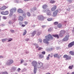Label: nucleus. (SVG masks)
Segmentation results:
<instances>
[{
    "label": "nucleus",
    "instance_id": "f257e3e1",
    "mask_svg": "<svg viewBox=\"0 0 74 74\" xmlns=\"http://www.w3.org/2000/svg\"><path fill=\"white\" fill-rule=\"evenodd\" d=\"M45 37L46 39H43V41L44 43H45L46 44H48L49 43L48 41L49 40L50 38L51 39H53L52 36L50 34H49L47 36H45Z\"/></svg>",
    "mask_w": 74,
    "mask_h": 74
},
{
    "label": "nucleus",
    "instance_id": "f03ea898",
    "mask_svg": "<svg viewBox=\"0 0 74 74\" xmlns=\"http://www.w3.org/2000/svg\"><path fill=\"white\" fill-rule=\"evenodd\" d=\"M43 11L44 12H47V15H48V16H51V15H52V13L51 12L50 10H49L48 9H47L46 10H43Z\"/></svg>",
    "mask_w": 74,
    "mask_h": 74
},
{
    "label": "nucleus",
    "instance_id": "7ed1b4c3",
    "mask_svg": "<svg viewBox=\"0 0 74 74\" xmlns=\"http://www.w3.org/2000/svg\"><path fill=\"white\" fill-rule=\"evenodd\" d=\"M13 63H14L13 60H9L7 61L5 64L7 66H10V65L12 64Z\"/></svg>",
    "mask_w": 74,
    "mask_h": 74
},
{
    "label": "nucleus",
    "instance_id": "20e7f679",
    "mask_svg": "<svg viewBox=\"0 0 74 74\" xmlns=\"http://www.w3.org/2000/svg\"><path fill=\"white\" fill-rule=\"evenodd\" d=\"M18 12H19V13H21V14L23 13L22 14L23 15V16H24V17H26V13L23 12L22 10L21 9H18Z\"/></svg>",
    "mask_w": 74,
    "mask_h": 74
},
{
    "label": "nucleus",
    "instance_id": "39448f33",
    "mask_svg": "<svg viewBox=\"0 0 74 74\" xmlns=\"http://www.w3.org/2000/svg\"><path fill=\"white\" fill-rule=\"evenodd\" d=\"M64 33H65V31L64 30H61L60 31L59 36L60 37H63V35L64 34Z\"/></svg>",
    "mask_w": 74,
    "mask_h": 74
},
{
    "label": "nucleus",
    "instance_id": "423d86ee",
    "mask_svg": "<svg viewBox=\"0 0 74 74\" xmlns=\"http://www.w3.org/2000/svg\"><path fill=\"white\" fill-rule=\"evenodd\" d=\"M32 66H33L34 67H36V66L37 64V62L36 61H33L32 63Z\"/></svg>",
    "mask_w": 74,
    "mask_h": 74
},
{
    "label": "nucleus",
    "instance_id": "0eeeda50",
    "mask_svg": "<svg viewBox=\"0 0 74 74\" xmlns=\"http://www.w3.org/2000/svg\"><path fill=\"white\" fill-rule=\"evenodd\" d=\"M58 12V10H57L55 11H54L53 14V17H55L57 16V14Z\"/></svg>",
    "mask_w": 74,
    "mask_h": 74
},
{
    "label": "nucleus",
    "instance_id": "6e6552de",
    "mask_svg": "<svg viewBox=\"0 0 74 74\" xmlns=\"http://www.w3.org/2000/svg\"><path fill=\"white\" fill-rule=\"evenodd\" d=\"M69 35H66L65 38L63 39V41H66L67 40H69Z\"/></svg>",
    "mask_w": 74,
    "mask_h": 74
},
{
    "label": "nucleus",
    "instance_id": "1a4fd4ad",
    "mask_svg": "<svg viewBox=\"0 0 74 74\" xmlns=\"http://www.w3.org/2000/svg\"><path fill=\"white\" fill-rule=\"evenodd\" d=\"M43 64L41 62H38L37 65V67L38 68H41V67L42 66Z\"/></svg>",
    "mask_w": 74,
    "mask_h": 74
},
{
    "label": "nucleus",
    "instance_id": "9d476101",
    "mask_svg": "<svg viewBox=\"0 0 74 74\" xmlns=\"http://www.w3.org/2000/svg\"><path fill=\"white\" fill-rule=\"evenodd\" d=\"M38 19L40 21H42L44 20V17L42 16L39 15L38 16Z\"/></svg>",
    "mask_w": 74,
    "mask_h": 74
},
{
    "label": "nucleus",
    "instance_id": "9b49d317",
    "mask_svg": "<svg viewBox=\"0 0 74 74\" xmlns=\"http://www.w3.org/2000/svg\"><path fill=\"white\" fill-rule=\"evenodd\" d=\"M73 45H74V41L72 42L69 43L68 45V47L69 48H71V47H72Z\"/></svg>",
    "mask_w": 74,
    "mask_h": 74
},
{
    "label": "nucleus",
    "instance_id": "f8f14e48",
    "mask_svg": "<svg viewBox=\"0 0 74 74\" xmlns=\"http://www.w3.org/2000/svg\"><path fill=\"white\" fill-rule=\"evenodd\" d=\"M10 11L11 12V13H14V12H15L16 11V8H12V9L10 10Z\"/></svg>",
    "mask_w": 74,
    "mask_h": 74
},
{
    "label": "nucleus",
    "instance_id": "ddd939ff",
    "mask_svg": "<svg viewBox=\"0 0 74 74\" xmlns=\"http://www.w3.org/2000/svg\"><path fill=\"white\" fill-rule=\"evenodd\" d=\"M56 8H57L56 5H54L53 7L51 8V11H55V10L56 9Z\"/></svg>",
    "mask_w": 74,
    "mask_h": 74
},
{
    "label": "nucleus",
    "instance_id": "4468645a",
    "mask_svg": "<svg viewBox=\"0 0 74 74\" xmlns=\"http://www.w3.org/2000/svg\"><path fill=\"white\" fill-rule=\"evenodd\" d=\"M18 20L21 21H23V17L21 16H20L19 17Z\"/></svg>",
    "mask_w": 74,
    "mask_h": 74
},
{
    "label": "nucleus",
    "instance_id": "2eb2a0df",
    "mask_svg": "<svg viewBox=\"0 0 74 74\" xmlns=\"http://www.w3.org/2000/svg\"><path fill=\"white\" fill-rule=\"evenodd\" d=\"M47 7H48V6L46 4L43 5L42 6V8L43 9H45L46 8H47Z\"/></svg>",
    "mask_w": 74,
    "mask_h": 74
},
{
    "label": "nucleus",
    "instance_id": "dca6fc26",
    "mask_svg": "<svg viewBox=\"0 0 74 74\" xmlns=\"http://www.w3.org/2000/svg\"><path fill=\"white\" fill-rule=\"evenodd\" d=\"M6 8H7L6 6H3L1 8V10H5Z\"/></svg>",
    "mask_w": 74,
    "mask_h": 74
},
{
    "label": "nucleus",
    "instance_id": "f3484780",
    "mask_svg": "<svg viewBox=\"0 0 74 74\" xmlns=\"http://www.w3.org/2000/svg\"><path fill=\"white\" fill-rule=\"evenodd\" d=\"M37 70V69L36 67H34V74H36Z\"/></svg>",
    "mask_w": 74,
    "mask_h": 74
},
{
    "label": "nucleus",
    "instance_id": "a211bd4d",
    "mask_svg": "<svg viewBox=\"0 0 74 74\" xmlns=\"http://www.w3.org/2000/svg\"><path fill=\"white\" fill-rule=\"evenodd\" d=\"M36 31H33L32 33V36H34L36 34Z\"/></svg>",
    "mask_w": 74,
    "mask_h": 74
},
{
    "label": "nucleus",
    "instance_id": "6ab92c4d",
    "mask_svg": "<svg viewBox=\"0 0 74 74\" xmlns=\"http://www.w3.org/2000/svg\"><path fill=\"white\" fill-rule=\"evenodd\" d=\"M74 67V65H72L71 66H69V69H71H71H73V68Z\"/></svg>",
    "mask_w": 74,
    "mask_h": 74
},
{
    "label": "nucleus",
    "instance_id": "aec40b11",
    "mask_svg": "<svg viewBox=\"0 0 74 74\" xmlns=\"http://www.w3.org/2000/svg\"><path fill=\"white\" fill-rule=\"evenodd\" d=\"M69 53L73 56L74 55V52L73 51H70L69 52Z\"/></svg>",
    "mask_w": 74,
    "mask_h": 74
},
{
    "label": "nucleus",
    "instance_id": "412c9836",
    "mask_svg": "<svg viewBox=\"0 0 74 74\" xmlns=\"http://www.w3.org/2000/svg\"><path fill=\"white\" fill-rule=\"evenodd\" d=\"M0 74H8V72L7 71L2 72Z\"/></svg>",
    "mask_w": 74,
    "mask_h": 74
},
{
    "label": "nucleus",
    "instance_id": "4be33fe9",
    "mask_svg": "<svg viewBox=\"0 0 74 74\" xmlns=\"http://www.w3.org/2000/svg\"><path fill=\"white\" fill-rule=\"evenodd\" d=\"M8 40L7 38L3 39L2 40V41L3 42H4L5 41H6Z\"/></svg>",
    "mask_w": 74,
    "mask_h": 74
},
{
    "label": "nucleus",
    "instance_id": "5701e85b",
    "mask_svg": "<svg viewBox=\"0 0 74 74\" xmlns=\"http://www.w3.org/2000/svg\"><path fill=\"white\" fill-rule=\"evenodd\" d=\"M53 36L54 37H57V38H59V35L58 34L53 35Z\"/></svg>",
    "mask_w": 74,
    "mask_h": 74
},
{
    "label": "nucleus",
    "instance_id": "b1692460",
    "mask_svg": "<svg viewBox=\"0 0 74 74\" xmlns=\"http://www.w3.org/2000/svg\"><path fill=\"white\" fill-rule=\"evenodd\" d=\"M71 56H68L67 58L65 59V60H70L71 59Z\"/></svg>",
    "mask_w": 74,
    "mask_h": 74
},
{
    "label": "nucleus",
    "instance_id": "393cba45",
    "mask_svg": "<svg viewBox=\"0 0 74 74\" xmlns=\"http://www.w3.org/2000/svg\"><path fill=\"white\" fill-rule=\"evenodd\" d=\"M16 69V67H13L12 68V70L13 71H15Z\"/></svg>",
    "mask_w": 74,
    "mask_h": 74
},
{
    "label": "nucleus",
    "instance_id": "a878e982",
    "mask_svg": "<svg viewBox=\"0 0 74 74\" xmlns=\"http://www.w3.org/2000/svg\"><path fill=\"white\" fill-rule=\"evenodd\" d=\"M54 58H57L58 56V54L56 53L53 55Z\"/></svg>",
    "mask_w": 74,
    "mask_h": 74
},
{
    "label": "nucleus",
    "instance_id": "bb28decb",
    "mask_svg": "<svg viewBox=\"0 0 74 74\" xmlns=\"http://www.w3.org/2000/svg\"><path fill=\"white\" fill-rule=\"evenodd\" d=\"M25 32H23V36H25L26 34V33H27V32L26 31V30L25 29L24 30Z\"/></svg>",
    "mask_w": 74,
    "mask_h": 74
},
{
    "label": "nucleus",
    "instance_id": "cd10ccee",
    "mask_svg": "<svg viewBox=\"0 0 74 74\" xmlns=\"http://www.w3.org/2000/svg\"><path fill=\"white\" fill-rule=\"evenodd\" d=\"M62 25L60 23H59L58 25V27H59V28H60V27H62Z\"/></svg>",
    "mask_w": 74,
    "mask_h": 74
},
{
    "label": "nucleus",
    "instance_id": "c85d7f7f",
    "mask_svg": "<svg viewBox=\"0 0 74 74\" xmlns=\"http://www.w3.org/2000/svg\"><path fill=\"white\" fill-rule=\"evenodd\" d=\"M47 20L48 21H52V18H47Z\"/></svg>",
    "mask_w": 74,
    "mask_h": 74
},
{
    "label": "nucleus",
    "instance_id": "c756f323",
    "mask_svg": "<svg viewBox=\"0 0 74 74\" xmlns=\"http://www.w3.org/2000/svg\"><path fill=\"white\" fill-rule=\"evenodd\" d=\"M44 57V55H39V58H43Z\"/></svg>",
    "mask_w": 74,
    "mask_h": 74
},
{
    "label": "nucleus",
    "instance_id": "7c9ffc66",
    "mask_svg": "<svg viewBox=\"0 0 74 74\" xmlns=\"http://www.w3.org/2000/svg\"><path fill=\"white\" fill-rule=\"evenodd\" d=\"M8 12L6 11L5 12V15H8Z\"/></svg>",
    "mask_w": 74,
    "mask_h": 74
},
{
    "label": "nucleus",
    "instance_id": "2f4dec72",
    "mask_svg": "<svg viewBox=\"0 0 74 74\" xmlns=\"http://www.w3.org/2000/svg\"><path fill=\"white\" fill-rule=\"evenodd\" d=\"M9 24H10V25H11V24H12L13 23L12 22V21H9Z\"/></svg>",
    "mask_w": 74,
    "mask_h": 74
},
{
    "label": "nucleus",
    "instance_id": "473e14b6",
    "mask_svg": "<svg viewBox=\"0 0 74 74\" xmlns=\"http://www.w3.org/2000/svg\"><path fill=\"white\" fill-rule=\"evenodd\" d=\"M68 56H67V55H65L64 56L63 58H66H66H67Z\"/></svg>",
    "mask_w": 74,
    "mask_h": 74
},
{
    "label": "nucleus",
    "instance_id": "72a5a7b5",
    "mask_svg": "<svg viewBox=\"0 0 74 74\" xmlns=\"http://www.w3.org/2000/svg\"><path fill=\"white\" fill-rule=\"evenodd\" d=\"M10 32H11V33H14V32H15V31H14V30H13L12 29H11L10 30Z\"/></svg>",
    "mask_w": 74,
    "mask_h": 74
},
{
    "label": "nucleus",
    "instance_id": "f704fd0d",
    "mask_svg": "<svg viewBox=\"0 0 74 74\" xmlns=\"http://www.w3.org/2000/svg\"><path fill=\"white\" fill-rule=\"evenodd\" d=\"M12 40V38H10L8 39V42H10V41H11Z\"/></svg>",
    "mask_w": 74,
    "mask_h": 74
},
{
    "label": "nucleus",
    "instance_id": "c9c22d12",
    "mask_svg": "<svg viewBox=\"0 0 74 74\" xmlns=\"http://www.w3.org/2000/svg\"><path fill=\"white\" fill-rule=\"evenodd\" d=\"M69 1L70 3H72V1H73V0H66Z\"/></svg>",
    "mask_w": 74,
    "mask_h": 74
},
{
    "label": "nucleus",
    "instance_id": "e433bc0d",
    "mask_svg": "<svg viewBox=\"0 0 74 74\" xmlns=\"http://www.w3.org/2000/svg\"><path fill=\"white\" fill-rule=\"evenodd\" d=\"M12 14H13V13H11V11H10V13L9 14V16L10 17H11V16H12Z\"/></svg>",
    "mask_w": 74,
    "mask_h": 74
},
{
    "label": "nucleus",
    "instance_id": "4c0bfd02",
    "mask_svg": "<svg viewBox=\"0 0 74 74\" xmlns=\"http://www.w3.org/2000/svg\"><path fill=\"white\" fill-rule=\"evenodd\" d=\"M41 34V32H38L37 34V36H40Z\"/></svg>",
    "mask_w": 74,
    "mask_h": 74
},
{
    "label": "nucleus",
    "instance_id": "58836bf2",
    "mask_svg": "<svg viewBox=\"0 0 74 74\" xmlns=\"http://www.w3.org/2000/svg\"><path fill=\"white\" fill-rule=\"evenodd\" d=\"M27 15L28 16H30V13L29 12H27Z\"/></svg>",
    "mask_w": 74,
    "mask_h": 74
},
{
    "label": "nucleus",
    "instance_id": "ea45409f",
    "mask_svg": "<svg viewBox=\"0 0 74 74\" xmlns=\"http://www.w3.org/2000/svg\"><path fill=\"white\" fill-rule=\"evenodd\" d=\"M58 23H59L58 22H56L54 23V25H58Z\"/></svg>",
    "mask_w": 74,
    "mask_h": 74
},
{
    "label": "nucleus",
    "instance_id": "a19ab883",
    "mask_svg": "<svg viewBox=\"0 0 74 74\" xmlns=\"http://www.w3.org/2000/svg\"><path fill=\"white\" fill-rule=\"evenodd\" d=\"M43 48L41 47H39L38 48V50L40 51V50H41L42 49H43Z\"/></svg>",
    "mask_w": 74,
    "mask_h": 74
},
{
    "label": "nucleus",
    "instance_id": "79ce46f5",
    "mask_svg": "<svg viewBox=\"0 0 74 74\" xmlns=\"http://www.w3.org/2000/svg\"><path fill=\"white\" fill-rule=\"evenodd\" d=\"M21 63H22L24 62V60L23 59H21Z\"/></svg>",
    "mask_w": 74,
    "mask_h": 74
},
{
    "label": "nucleus",
    "instance_id": "37998d69",
    "mask_svg": "<svg viewBox=\"0 0 74 74\" xmlns=\"http://www.w3.org/2000/svg\"><path fill=\"white\" fill-rule=\"evenodd\" d=\"M1 14L2 15H5V12L4 11H2L1 12Z\"/></svg>",
    "mask_w": 74,
    "mask_h": 74
},
{
    "label": "nucleus",
    "instance_id": "c03bdc74",
    "mask_svg": "<svg viewBox=\"0 0 74 74\" xmlns=\"http://www.w3.org/2000/svg\"><path fill=\"white\" fill-rule=\"evenodd\" d=\"M52 31V29L51 28H49L48 29V32H51Z\"/></svg>",
    "mask_w": 74,
    "mask_h": 74
},
{
    "label": "nucleus",
    "instance_id": "a18cd8bd",
    "mask_svg": "<svg viewBox=\"0 0 74 74\" xmlns=\"http://www.w3.org/2000/svg\"><path fill=\"white\" fill-rule=\"evenodd\" d=\"M60 57H61V56L60 55H58V56L57 57L59 59V58H60Z\"/></svg>",
    "mask_w": 74,
    "mask_h": 74
},
{
    "label": "nucleus",
    "instance_id": "49530a36",
    "mask_svg": "<svg viewBox=\"0 0 74 74\" xmlns=\"http://www.w3.org/2000/svg\"><path fill=\"white\" fill-rule=\"evenodd\" d=\"M70 9L69 8L68 9H67L66 10L67 11H68V13H69V12H70Z\"/></svg>",
    "mask_w": 74,
    "mask_h": 74
},
{
    "label": "nucleus",
    "instance_id": "de8ad7c7",
    "mask_svg": "<svg viewBox=\"0 0 74 74\" xmlns=\"http://www.w3.org/2000/svg\"><path fill=\"white\" fill-rule=\"evenodd\" d=\"M24 23L26 25H27V24H28V22L26 21H25L24 22Z\"/></svg>",
    "mask_w": 74,
    "mask_h": 74
},
{
    "label": "nucleus",
    "instance_id": "09e8293b",
    "mask_svg": "<svg viewBox=\"0 0 74 74\" xmlns=\"http://www.w3.org/2000/svg\"><path fill=\"white\" fill-rule=\"evenodd\" d=\"M46 27V25H42V28H43V29L44 28H45V27Z\"/></svg>",
    "mask_w": 74,
    "mask_h": 74
},
{
    "label": "nucleus",
    "instance_id": "8fccbe9b",
    "mask_svg": "<svg viewBox=\"0 0 74 74\" xmlns=\"http://www.w3.org/2000/svg\"><path fill=\"white\" fill-rule=\"evenodd\" d=\"M51 3H54L55 2V1H51Z\"/></svg>",
    "mask_w": 74,
    "mask_h": 74
},
{
    "label": "nucleus",
    "instance_id": "3c124183",
    "mask_svg": "<svg viewBox=\"0 0 74 74\" xmlns=\"http://www.w3.org/2000/svg\"><path fill=\"white\" fill-rule=\"evenodd\" d=\"M42 53L43 55H45V51L42 52Z\"/></svg>",
    "mask_w": 74,
    "mask_h": 74
},
{
    "label": "nucleus",
    "instance_id": "603ef678",
    "mask_svg": "<svg viewBox=\"0 0 74 74\" xmlns=\"http://www.w3.org/2000/svg\"><path fill=\"white\" fill-rule=\"evenodd\" d=\"M3 19H7V18L6 17L3 16Z\"/></svg>",
    "mask_w": 74,
    "mask_h": 74
},
{
    "label": "nucleus",
    "instance_id": "864d4df0",
    "mask_svg": "<svg viewBox=\"0 0 74 74\" xmlns=\"http://www.w3.org/2000/svg\"><path fill=\"white\" fill-rule=\"evenodd\" d=\"M13 20L14 21H16V19L15 18H13Z\"/></svg>",
    "mask_w": 74,
    "mask_h": 74
},
{
    "label": "nucleus",
    "instance_id": "5fc2aeb1",
    "mask_svg": "<svg viewBox=\"0 0 74 74\" xmlns=\"http://www.w3.org/2000/svg\"><path fill=\"white\" fill-rule=\"evenodd\" d=\"M20 70H21V69L19 68L17 69V71L18 72H19V71H20Z\"/></svg>",
    "mask_w": 74,
    "mask_h": 74
},
{
    "label": "nucleus",
    "instance_id": "6e6d98bb",
    "mask_svg": "<svg viewBox=\"0 0 74 74\" xmlns=\"http://www.w3.org/2000/svg\"><path fill=\"white\" fill-rule=\"evenodd\" d=\"M39 41L41 43L42 42V39H39Z\"/></svg>",
    "mask_w": 74,
    "mask_h": 74
},
{
    "label": "nucleus",
    "instance_id": "4d7b16f0",
    "mask_svg": "<svg viewBox=\"0 0 74 74\" xmlns=\"http://www.w3.org/2000/svg\"><path fill=\"white\" fill-rule=\"evenodd\" d=\"M34 45H35V46H37L38 45V44L36 43H34Z\"/></svg>",
    "mask_w": 74,
    "mask_h": 74
},
{
    "label": "nucleus",
    "instance_id": "13d9d810",
    "mask_svg": "<svg viewBox=\"0 0 74 74\" xmlns=\"http://www.w3.org/2000/svg\"><path fill=\"white\" fill-rule=\"evenodd\" d=\"M29 40V39L28 38H26L25 40L26 41H28Z\"/></svg>",
    "mask_w": 74,
    "mask_h": 74
},
{
    "label": "nucleus",
    "instance_id": "bf43d9fd",
    "mask_svg": "<svg viewBox=\"0 0 74 74\" xmlns=\"http://www.w3.org/2000/svg\"><path fill=\"white\" fill-rule=\"evenodd\" d=\"M23 65H24V66H27V64L26 63H24L23 64Z\"/></svg>",
    "mask_w": 74,
    "mask_h": 74
},
{
    "label": "nucleus",
    "instance_id": "052dcab7",
    "mask_svg": "<svg viewBox=\"0 0 74 74\" xmlns=\"http://www.w3.org/2000/svg\"><path fill=\"white\" fill-rule=\"evenodd\" d=\"M47 60H49V57H47L46 58Z\"/></svg>",
    "mask_w": 74,
    "mask_h": 74
},
{
    "label": "nucleus",
    "instance_id": "680f3d73",
    "mask_svg": "<svg viewBox=\"0 0 74 74\" xmlns=\"http://www.w3.org/2000/svg\"><path fill=\"white\" fill-rule=\"evenodd\" d=\"M37 9V8L36 7H35L34 8V10H36V9Z\"/></svg>",
    "mask_w": 74,
    "mask_h": 74
},
{
    "label": "nucleus",
    "instance_id": "e2e57ef3",
    "mask_svg": "<svg viewBox=\"0 0 74 74\" xmlns=\"http://www.w3.org/2000/svg\"><path fill=\"white\" fill-rule=\"evenodd\" d=\"M4 58V57L2 56H0V58Z\"/></svg>",
    "mask_w": 74,
    "mask_h": 74
},
{
    "label": "nucleus",
    "instance_id": "0e129e2a",
    "mask_svg": "<svg viewBox=\"0 0 74 74\" xmlns=\"http://www.w3.org/2000/svg\"><path fill=\"white\" fill-rule=\"evenodd\" d=\"M22 27H25V25L23 24L22 25Z\"/></svg>",
    "mask_w": 74,
    "mask_h": 74
},
{
    "label": "nucleus",
    "instance_id": "69168bd1",
    "mask_svg": "<svg viewBox=\"0 0 74 74\" xmlns=\"http://www.w3.org/2000/svg\"><path fill=\"white\" fill-rule=\"evenodd\" d=\"M38 47H39V46H38V45L37 46H36V48H38Z\"/></svg>",
    "mask_w": 74,
    "mask_h": 74
},
{
    "label": "nucleus",
    "instance_id": "338daca9",
    "mask_svg": "<svg viewBox=\"0 0 74 74\" xmlns=\"http://www.w3.org/2000/svg\"><path fill=\"white\" fill-rule=\"evenodd\" d=\"M71 74H74V71L72 72L71 73Z\"/></svg>",
    "mask_w": 74,
    "mask_h": 74
},
{
    "label": "nucleus",
    "instance_id": "774afa93",
    "mask_svg": "<svg viewBox=\"0 0 74 74\" xmlns=\"http://www.w3.org/2000/svg\"><path fill=\"white\" fill-rule=\"evenodd\" d=\"M52 48H51L50 49H49V51H52Z\"/></svg>",
    "mask_w": 74,
    "mask_h": 74
}]
</instances>
